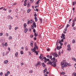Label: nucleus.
<instances>
[{
  "mask_svg": "<svg viewBox=\"0 0 76 76\" xmlns=\"http://www.w3.org/2000/svg\"><path fill=\"white\" fill-rule=\"evenodd\" d=\"M38 50V47L37 45L36 42H35L34 43V47L33 48V49H31V50Z\"/></svg>",
  "mask_w": 76,
  "mask_h": 76,
  "instance_id": "f257e3e1",
  "label": "nucleus"
},
{
  "mask_svg": "<svg viewBox=\"0 0 76 76\" xmlns=\"http://www.w3.org/2000/svg\"><path fill=\"white\" fill-rule=\"evenodd\" d=\"M33 53L34 52V53H36V56H37L38 54V51H36V50H31Z\"/></svg>",
  "mask_w": 76,
  "mask_h": 76,
  "instance_id": "f03ea898",
  "label": "nucleus"
},
{
  "mask_svg": "<svg viewBox=\"0 0 76 76\" xmlns=\"http://www.w3.org/2000/svg\"><path fill=\"white\" fill-rule=\"evenodd\" d=\"M61 38H62L63 39H65V34H62V35L61 36Z\"/></svg>",
  "mask_w": 76,
  "mask_h": 76,
  "instance_id": "7ed1b4c3",
  "label": "nucleus"
},
{
  "mask_svg": "<svg viewBox=\"0 0 76 76\" xmlns=\"http://www.w3.org/2000/svg\"><path fill=\"white\" fill-rule=\"evenodd\" d=\"M34 28H36L37 27V25H36V23L34 21H33V25H32Z\"/></svg>",
  "mask_w": 76,
  "mask_h": 76,
  "instance_id": "20e7f679",
  "label": "nucleus"
},
{
  "mask_svg": "<svg viewBox=\"0 0 76 76\" xmlns=\"http://www.w3.org/2000/svg\"><path fill=\"white\" fill-rule=\"evenodd\" d=\"M61 65L62 67H65V64L64 62L62 63V62L61 63Z\"/></svg>",
  "mask_w": 76,
  "mask_h": 76,
  "instance_id": "39448f33",
  "label": "nucleus"
},
{
  "mask_svg": "<svg viewBox=\"0 0 76 76\" xmlns=\"http://www.w3.org/2000/svg\"><path fill=\"white\" fill-rule=\"evenodd\" d=\"M56 62H57V59H55L54 60H53L52 61L53 64H56Z\"/></svg>",
  "mask_w": 76,
  "mask_h": 76,
  "instance_id": "423d86ee",
  "label": "nucleus"
},
{
  "mask_svg": "<svg viewBox=\"0 0 76 76\" xmlns=\"http://www.w3.org/2000/svg\"><path fill=\"white\" fill-rule=\"evenodd\" d=\"M42 65L43 67H46V65H45V64L44 63H43L42 64Z\"/></svg>",
  "mask_w": 76,
  "mask_h": 76,
  "instance_id": "0eeeda50",
  "label": "nucleus"
},
{
  "mask_svg": "<svg viewBox=\"0 0 76 76\" xmlns=\"http://www.w3.org/2000/svg\"><path fill=\"white\" fill-rule=\"evenodd\" d=\"M53 62H52L51 61H49V64H50V65H52V66H53Z\"/></svg>",
  "mask_w": 76,
  "mask_h": 76,
  "instance_id": "6e6552de",
  "label": "nucleus"
},
{
  "mask_svg": "<svg viewBox=\"0 0 76 76\" xmlns=\"http://www.w3.org/2000/svg\"><path fill=\"white\" fill-rule=\"evenodd\" d=\"M37 64L38 65L40 66V65L41 64V62L40 61H38L37 62Z\"/></svg>",
  "mask_w": 76,
  "mask_h": 76,
  "instance_id": "1a4fd4ad",
  "label": "nucleus"
},
{
  "mask_svg": "<svg viewBox=\"0 0 76 76\" xmlns=\"http://www.w3.org/2000/svg\"><path fill=\"white\" fill-rule=\"evenodd\" d=\"M33 43H34V42H33V41H31V42L30 45H31V47H32V45H33Z\"/></svg>",
  "mask_w": 76,
  "mask_h": 76,
  "instance_id": "9d476101",
  "label": "nucleus"
},
{
  "mask_svg": "<svg viewBox=\"0 0 76 76\" xmlns=\"http://www.w3.org/2000/svg\"><path fill=\"white\" fill-rule=\"evenodd\" d=\"M38 36V33H34V36L35 37H37Z\"/></svg>",
  "mask_w": 76,
  "mask_h": 76,
  "instance_id": "9b49d317",
  "label": "nucleus"
},
{
  "mask_svg": "<svg viewBox=\"0 0 76 76\" xmlns=\"http://www.w3.org/2000/svg\"><path fill=\"white\" fill-rule=\"evenodd\" d=\"M26 23H25L24 24V26H23V28L24 29H25V28H26Z\"/></svg>",
  "mask_w": 76,
  "mask_h": 76,
  "instance_id": "f8f14e48",
  "label": "nucleus"
},
{
  "mask_svg": "<svg viewBox=\"0 0 76 76\" xmlns=\"http://www.w3.org/2000/svg\"><path fill=\"white\" fill-rule=\"evenodd\" d=\"M34 20H35V22H37V21H38V19L37 17H35L34 18Z\"/></svg>",
  "mask_w": 76,
  "mask_h": 76,
  "instance_id": "ddd939ff",
  "label": "nucleus"
},
{
  "mask_svg": "<svg viewBox=\"0 0 76 76\" xmlns=\"http://www.w3.org/2000/svg\"><path fill=\"white\" fill-rule=\"evenodd\" d=\"M28 28H25V30L24 31L25 33H26V32H27V31H28Z\"/></svg>",
  "mask_w": 76,
  "mask_h": 76,
  "instance_id": "4468645a",
  "label": "nucleus"
},
{
  "mask_svg": "<svg viewBox=\"0 0 76 76\" xmlns=\"http://www.w3.org/2000/svg\"><path fill=\"white\" fill-rule=\"evenodd\" d=\"M9 62V61L8 60H5L4 61V64H7V62Z\"/></svg>",
  "mask_w": 76,
  "mask_h": 76,
  "instance_id": "2eb2a0df",
  "label": "nucleus"
},
{
  "mask_svg": "<svg viewBox=\"0 0 76 76\" xmlns=\"http://www.w3.org/2000/svg\"><path fill=\"white\" fill-rule=\"evenodd\" d=\"M63 26H61L60 27H59L58 28V29H61V28H63Z\"/></svg>",
  "mask_w": 76,
  "mask_h": 76,
  "instance_id": "dca6fc26",
  "label": "nucleus"
},
{
  "mask_svg": "<svg viewBox=\"0 0 76 76\" xmlns=\"http://www.w3.org/2000/svg\"><path fill=\"white\" fill-rule=\"evenodd\" d=\"M29 23H30V21H29V20L28 19L27 20V24H28V25H29Z\"/></svg>",
  "mask_w": 76,
  "mask_h": 76,
  "instance_id": "f3484780",
  "label": "nucleus"
},
{
  "mask_svg": "<svg viewBox=\"0 0 76 76\" xmlns=\"http://www.w3.org/2000/svg\"><path fill=\"white\" fill-rule=\"evenodd\" d=\"M67 50L68 51H70V50H71V48L70 47L68 48Z\"/></svg>",
  "mask_w": 76,
  "mask_h": 76,
  "instance_id": "a211bd4d",
  "label": "nucleus"
},
{
  "mask_svg": "<svg viewBox=\"0 0 76 76\" xmlns=\"http://www.w3.org/2000/svg\"><path fill=\"white\" fill-rule=\"evenodd\" d=\"M31 11V9H28L27 10V13H29V12Z\"/></svg>",
  "mask_w": 76,
  "mask_h": 76,
  "instance_id": "6ab92c4d",
  "label": "nucleus"
},
{
  "mask_svg": "<svg viewBox=\"0 0 76 76\" xmlns=\"http://www.w3.org/2000/svg\"><path fill=\"white\" fill-rule=\"evenodd\" d=\"M72 60H74V61H75L76 62V59L75 58H72Z\"/></svg>",
  "mask_w": 76,
  "mask_h": 76,
  "instance_id": "aec40b11",
  "label": "nucleus"
},
{
  "mask_svg": "<svg viewBox=\"0 0 76 76\" xmlns=\"http://www.w3.org/2000/svg\"><path fill=\"white\" fill-rule=\"evenodd\" d=\"M18 52H17L15 53V57H17L18 56Z\"/></svg>",
  "mask_w": 76,
  "mask_h": 76,
  "instance_id": "412c9836",
  "label": "nucleus"
},
{
  "mask_svg": "<svg viewBox=\"0 0 76 76\" xmlns=\"http://www.w3.org/2000/svg\"><path fill=\"white\" fill-rule=\"evenodd\" d=\"M60 73L61 75H64L65 74V73L64 72H61Z\"/></svg>",
  "mask_w": 76,
  "mask_h": 76,
  "instance_id": "4be33fe9",
  "label": "nucleus"
},
{
  "mask_svg": "<svg viewBox=\"0 0 76 76\" xmlns=\"http://www.w3.org/2000/svg\"><path fill=\"white\" fill-rule=\"evenodd\" d=\"M73 23H72V27L75 26V22H74V20H73Z\"/></svg>",
  "mask_w": 76,
  "mask_h": 76,
  "instance_id": "5701e85b",
  "label": "nucleus"
},
{
  "mask_svg": "<svg viewBox=\"0 0 76 76\" xmlns=\"http://www.w3.org/2000/svg\"><path fill=\"white\" fill-rule=\"evenodd\" d=\"M8 18H10V19H12V17L11 16L8 15Z\"/></svg>",
  "mask_w": 76,
  "mask_h": 76,
  "instance_id": "b1692460",
  "label": "nucleus"
},
{
  "mask_svg": "<svg viewBox=\"0 0 76 76\" xmlns=\"http://www.w3.org/2000/svg\"><path fill=\"white\" fill-rule=\"evenodd\" d=\"M56 64H53V67H56Z\"/></svg>",
  "mask_w": 76,
  "mask_h": 76,
  "instance_id": "393cba45",
  "label": "nucleus"
},
{
  "mask_svg": "<svg viewBox=\"0 0 76 76\" xmlns=\"http://www.w3.org/2000/svg\"><path fill=\"white\" fill-rule=\"evenodd\" d=\"M9 26L10 29H12V26L11 25H10Z\"/></svg>",
  "mask_w": 76,
  "mask_h": 76,
  "instance_id": "a878e982",
  "label": "nucleus"
},
{
  "mask_svg": "<svg viewBox=\"0 0 76 76\" xmlns=\"http://www.w3.org/2000/svg\"><path fill=\"white\" fill-rule=\"evenodd\" d=\"M72 43L73 44H74V43H75V39H74L72 40Z\"/></svg>",
  "mask_w": 76,
  "mask_h": 76,
  "instance_id": "bb28decb",
  "label": "nucleus"
},
{
  "mask_svg": "<svg viewBox=\"0 0 76 76\" xmlns=\"http://www.w3.org/2000/svg\"><path fill=\"white\" fill-rule=\"evenodd\" d=\"M55 57H53V58H52L51 59V60L53 61V60H54L55 59Z\"/></svg>",
  "mask_w": 76,
  "mask_h": 76,
  "instance_id": "cd10ccee",
  "label": "nucleus"
},
{
  "mask_svg": "<svg viewBox=\"0 0 76 76\" xmlns=\"http://www.w3.org/2000/svg\"><path fill=\"white\" fill-rule=\"evenodd\" d=\"M72 74H73V75H74V76H76V73H75V72L73 73Z\"/></svg>",
  "mask_w": 76,
  "mask_h": 76,
  "instance_id": "c85d7f7f",
  "label": "nucleus"
},
{
  "mask_svg": "<svg viewBox=\"0 0 76 76\" xmlns=\"http://www.w3.org/2000/svg\"><path fill=\"white\" fill-rule=\"evenodd\" d=\"M33 32L34 33H35V32H36V30H35V29H33Z\"/></svg>",
  "mask_w": 76,
  "mask_h": 76,
  "instance_id": "c756f323",
  "label": "nucleus"
},
{
  "mask_svg": "<svg viewBox=\"0 0 76 76\" xmlns=\"http://www.w3.org/2000/svg\"><path fill=\"white\" fill-rule=\"evenodd\" d=\"M4 45L6 47L7 46V43H5L4 44Z\"/></svg>",
  "mask_w": 76,
  "mask_h": 76,
  "instance_id": "7c9ffc66",
  "label": "nucleus"
},
{
  "mask_svg": "<svg viewBox=\"0 0 76 76\" xmlns=\"http://www.w3.org/2000/svg\"><path fill=\"white\" fill-rule=\"evenodd\" d=\"M29 5H30V4H29V3H28L27 4V7H29Z\"/></svg>",
  "mask_w": 76,
  "mask_h": 76,
  "instance_id": "2f4dec72",
  "label": "nucleus"
},
{
  "mask_svg": "<svg viewBox=\"0 0 76 76\" xmlns=\"http://www.w3.org/2000/svg\"><path fill=\"white\" fill-rule=\"evenodd\" d=\"M20 54H23V51H21L20 52Z\"/></svg>",
  "mask_w": 76,
  "mask_h": 76,
  "instance_id": "473e14b6",
  "label": "nucleus"
},
{
  "mask_svg": "<svg viewBox=\"0 0 76 76\" xmlns=\"http://www.w3.org/2000/svg\"><path fill=\"white\" fill-rule=\"evenodd\" d=\"M68 66L70 67V66H71V65L70 64V63H68Z\"/></svg>",
  "mask_w": 76,
  "mask_h": 76,
  "instance_id": "72a5a7b5",
  "label": "nucleus"
},
{
  "mask_svg": "<svg viewBox=\"0 0 76 76\" xmlns=\"http://www.w3.org/2000/svg\"><path fill=\"white\" fill-rule=\"evenodd\" d=\"M34 37V35L31 34L30 35V38H32Z\"/></svg>",
  "mask_w": 76,
  "mask_h": 76,
  "instance_id": "f704fd0d",
  "label": "nucleus"
},
{
  "mask_svg": "<svg viewBox=\"0 0 76 76\" xmlns=\"http://www.w3.org/2000/svg\"><path fill=\"white\" fill-rule=\"evenodd\" d=\"M46 61H50V59L49 58H47L46 59Z\"/></svg>",
  "mask_w": 76,
  "mask_h": 76,
  "instance_id": "c9c22d12",
  "label": "nucleus"
},
{
  "mask_svg": "<svg viewBox=\"0 0 76 76\" xmlns=\"http://www.w3.org/2000/svg\"><path fill=\"white\" fill-rule=\"evenodd\" d=\"M34 26H33L32 25H31V28L32 29H34Z\"/></svg>",
  "mask_w": 76,
  "mask_h": 76,
  "instance_id": "e433bc0d",
  "label": "nucleus"
},
{
  "mask_svg": "<svg viewBox=\"0 0 76 76\" xmlns=\"http://www.w3.org/2000/svg\"><path fill=\"white\" fill-rule=\"evenodd\" d=\"M30 1H31V3H33L34 0H30Z\"/></svg>",
  "mask_w": 76,
  "mask_h": 76,
  "instance_id": "4c0bfd02",
  "label": "nucleus"
},
{
  "mask_svg": "<svg viewBox=\"0 0 76 76\" xmlns=\"http://www.w3.org/2000/svg\"><path fill=\"white\" fill-rule=\"evenodd\" d=\"M26 4H27L26 3H24V6H26Z\"/></svg>",
  "mask_w": 76,
  "mask_h": 76,
  "instance_id": "58836bf2",
  "label": "nucleus"
},
{
  "mask_svg": "<svg viewBox=\"0 0 76 76\" xmlns=\"http://www.w3.org/2000/svg\"><path fill=\"white\" fill-rule=\"evenodd\" d=\"M49 57H50L49 58L50 59H52V56L51 55Z\"/></svg>",
  "mask_w": 76,
  "mask_h": 76,
  "instance_id": "ea45409f",
  "label": "nucleus"
},
{
  "mask_svg": "<svg viewBox=\"0 0 76 76\" xmlns=\"http://www.w3.org/2000/svg\"><path fill=\"white\" fill-rule=\"evenodd\" d=\"M7 74L8 75H9V74H10V72L9 71H8L7 73Z\"/></svg>",
  "mask_w": 76,
  "mask_h": 76,
  "instance_id": "a19ab883",
  "label": "nucleus"
},
{
  "mask_svg": "<svg viewBox=\"0 0 76 76\" xmlns=\"http://www.w3.org/2000/svg\"><path fill=\"white\" fill-rule=\"evenodd\" d=\"M34 41H36V39H37V38H36V37H34Z\"/></svg>",
  "mask_w": 76,
  "mask_h": 76,
  "instance_id": "79ce46f5",
  "label": "nucleus"
},
{
  "mask_svg": "<svg viewBox=\"0 0 76 76\" xmlns=\"http://www.w3.org/2000/svg\"><path fill=\"white\" fill-rule=\"evenodd\" d=\"M64 39H62L61 40V42H63L64 41V40H63Z\"/></svg>",
  "mask_w": 76,
  "mask_h": 76,
  "instance_id": "37998d69",
  "label": "nucleus"
},
{
  "mask_svg": "<svg viewBox=\"0 0 76 76\" xmlns=\"http://www.w3.org/2000/svg\"><path fill=\"white\" fill-rule=\"evenodd\" d=\"M55 57H57V56H58V54H57L56 53V54H55Z\"/></svg>",
  "mask_w": 76,
  "mask_h": 76,
  "instance_id": "c03bdc74",
  "label": "nucleus"
},
{
  "mask_svg": "<svg viewBox=\"0 0 76 76\" xmlns=\"http://www.w3.org/2000/svg\"><path fill=\"white\" fill-rule=\"evenodd\" d=\"M60 41V40H58L57 41L56 43H58H58H59V41Z\"/></svg>",
  "mask_w": 76,
  "mask_h": 76,
  "instance_id": "a18cd8bd",
  "label": "nucleus"
},
{
  "mask_svg": "<svg viewBox=\"0 0 76 76\" xmlns=\"http://www.w3.org/2000/svg\"><path fill=\"white\" fill-rule=\"evenodd\" d=\"M8 75L7 74V73H6L5 74V76H8Z\"/></svg>",
  "mask_w": 76,
  "mask_h": 76,
  "instance_id": "49530a36",
  "label": "nucleus"
},
{
  "mask_svg": "<svg viewBox=\"0 0 76 76\" xmlns=\"http://www.w3.org/2000/svg\"><path fill=\"white\" fill-rule=\"evenodd\" d=\"M2 47H4V43H2Z\"/></svg>",
  "mask_w": 76,
  "mask_h": 76,
  "instance_id": "de8ad7c7",
  "label": "nucleus"
},
{
  "mask_svg": "<svg viewBox=\"0 0 76 76\" xmlns=\"http://www.w3.org/2000/svg\"><path fill=\"white\" fill-rule=\"evenodd\" d=\"M46 56L48 58H50V55H47Z\"/></svg>",
  "mask_w": 76,
  "mask_h": 76,
  "instance_id": "09e8293b",
  "label": "nucleus"
},
{
  "mask_svg": "<svg viewBox=\"0 0 76 76\" xmlns=\"http://www.w3.org/2000/svg\"><path fill=\"white\" fill-rule=\"evenodd\" d=\"M30 23H32V20L31 19L30 20Z\"/></svg>",
  "mask_w": 76,
  "mask_h": 76,
  "instance_id": "8fccbe9b",
  "label": "nucleus"
},
{
  "mask_svg": "<svg viewBox=\"0 0 76 76\" xmlns=\"http://www.w3.org/2000/svg\"><path fill=\"white\" fill-rule=\"evenodd\" d=\"M27 1V0H25V1L24 2V3H26V2H27V1Z\"/></svg>",
  "mask_w": 76,
  "mask_h": 76,
  "instance_id": "3c124183",
  "label": "nucleus"
},
{
  "mask_svg": "<svg viewBox=\"0 0 76 76\" xmlns=\"http://www.w3.org/2000/svg\"><path fill=\"white\" fill-rule=\"evenodd\" d=\"M9 38V39H12V37L11 36H10Z\"/></svg>",
  "mask_w": 76,
  "mask_h": 76,
  "instance_id": "603ef678",
  "label": "nucleus"
},
{
  "mask_svg": "<svg viewBox=\"0 0 76 76\" xmlns=\"http://www.w3.org/2000/svg\"><path fill=\"white\" fill-rule=\"evenodd\" d=\"M67 47H68V48L70 47V45H67Z\"/></svg>",
  "mask_w": 76,
  "mask_h": 76,
  "instance_id": "864d4df0",
  "label": "nucleus"
},
{
  "mask_svg": "<svg viewBox=\"0 0 76 76\" xmlns=\"http://www.w3.org/2000/svg\"><path fill=\"white\" fill-rule=\"evenodd\" d=\"M26 50H28V47L26 46L25 47Z\"/></svg>",
  "mask_w": 76,
  "mask_h": 76,
  "instance_id": "5fc2aeb1",
  "label": "nucleus"
},
{
  "mask_svg": "<svg viewBox=\"0 0 76 76\" xmlns=\"http://www.w3.org/2000/svg\"><path fill=\"white\" fill-rule=\"evenodd\" d=\"M0 75H1V76H2V75H3V72H1L0 73Z\"/></svg>",
  "mask_w": 76,
  "mask_h": 76,
  "instance_id": "6e6d98bb",
  "label": "nucleus"
},
{
  "mask_svg": "<svg viewBox=\"0 0 76 76\" xmlns=\"http://www.w3.org/2000/svg\"><path fill=\"white\" fill-rule=\"evenodd\" d=\"M66 26H67V27L68 28V27H69V26H70V25H69V24H68Z\"/></svg>",
  "mask_w": 76,
  "mask_h": 76,
  "instance_id": "4d7b16f0",
  "label": "nucleus"
},
{
  "mask_svg": "<svg viewBox=\"0 0 76 76\" xmlns=\"http://www.w3.org/2000/svg\"><path fill=\"white\" fill-rule=\"evenodd\" d=\"M34 16H35V17H36V16H37V14H35L34 15Z\"/></svg>",
  "mask_w": 76,
  "mask_h": 76,
  "instance_id": "13d9d810",
  "label": "nucleus"
},
{
  "mask_svg": "<svg viewBox=\"0 0 76 76\" xmlns=\"http://www.w3.org/2000/svg\"><path fill=\"white\" fill-rule=\"evenodd\" d=\"M73 6H75V2H72Z\"/></svg>",
  "mask_w": 76,
  "mask_h": 76,
  "instance_id": "bf43d9fd",
  "label": "nucleus"
},
{
  "mask_svg": "<svg viewBox=\"0 0 76 76\" xmlns=\"http://www.w3.org/2000/svg\"><path fill=\"white\" fill-rule=\"evenodd\" d=\"M39 1L38 0L36 3V4H38V3H39Z\"/></svg>",
  "mask_w": 76,
  "mask_h": 76,
  "instance_id": "052dcab7",
  "label": "nucleus"
},
{
  "mask_svg": "<svg viewBox=\"0 0 76 76\" xmlns=\"http://www.w3.org/2000/svg\"><path fill=\"white\" fill-rule=\"evenodd\" d=\"M42 57L41 56H40L39 57V58L40 59H41V58H42Z\"/></svg>",
  "mask_w": 76,
  "mask_h": 76,
  "instance_id": "680f3d73",
  "label": "nucleus"
},
{
  "mask_svg": "<svg viewBox=\"0 0 76 76\" xmlns=\"http://www.w3.org/2000/svg\"><path fill=\"white\" fill-rule=\"evenodd\" d=\"M44 59L45 60H46L47 58H46L45 57H44Z\"/></svg>",
  "mask_w": 76,
  "mask_h": 76,
  "instance_id": "e2e57ef3",
  "label": "nucleus"
},
{
  "mask_svg": "<svg viewBox=\"0 0 76 76\" xmlns=\"http://www.w3.org/2000/svg\"><path fill=\"white\" fill-rule=\"evenodd\" d=\"M44 75L45 76H48L47 75V74H45Z\"/></svg>",
  "mask_w": 76,
  "mask_h": 76,
  "instance_id": "0e129e2a",
  "label": "nucleus"
},
{
  "mask_svg": "<svg viewBox=\"0 0 76 76\" xmlns=\"http://www.w3.org/2000/svg\"><path fill=\"white\" fill-rule=\"evenodd\" d=\"M36 10L37 11V12H38V9L37 8H36Z\"/></svg>",
  "mask_w": 76,
  "mask_h": 76,
  "instance_id": "69168bd1",
  "label": "nucleus"
},
{
  "mask_svg": "<svg viewBox=\"0 0 76 76\" xmlns=\"http://www.w3.org/2000/svg\"><path fill=\"white\" fill-rule=\"evenodd\" d=\"M3 35V33H0V36H1Z\"/></svg>",
  "mask_w": 76,
  "mask_h": 76,
  "instance_id": "338daca9",
  "label": "nucleus"
},
{
  "mask_svg": "<svg viewBox=\"0 0 76 76\" xmlns=\"http://www.w3.org/2000/svg\"><path fill=\"white\" fill-rule=\"evenodd\" d=\"M74 67L75 68H76V64H75V65H74Z\"/></svg>",
  "mask_w": 76,
  "mask_h": 76,
  "instance_id": "774afa93",
  "label": "nucleus"
}]
</instances>
